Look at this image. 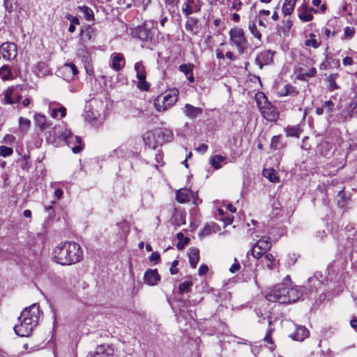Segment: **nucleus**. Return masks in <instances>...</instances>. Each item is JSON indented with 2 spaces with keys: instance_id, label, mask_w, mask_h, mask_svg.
<instances>
[{
  "instance_id": "f257e3e1",
  "label": "nucleus",
  "mask_w": 357,
  "mask_h": 357,
  "mask_svg": "<svg viewBox=\"0 0 357 357\" xmlns=\"http://www.w3.org/2000/svg\"><path fill=\"white\" fill-rule=\"evenodd\" d=\"M81 246L74 241H65L54 248L52 259L62 266H70L79 262L83 259Z\"/></svg>"
},
{
  "instance_id": "f03ea898",
  "label": "nucleus",
  "mask_w": 357,
  "mask_h": 357,
  "mask_svg": "<svg viewBox=\"0 0 357 357\" xmlns=\"http://www.w3.org/2000/svg\"><path fill=\"white\" fill-rule=\"evenodd\" d=\"M256 101L261 115L269 121H275L278 119L279 112L277 108L267 100L263 93L256 95Z\"/></svg>"
},
{
  "instance_id": "7ed1b4c3",
  "label": "nucleus",
  "mask_w": 357,
  "mask_h": 357,
  "mask_svg": "<svg viewBox=\"0 0 357 357\" xmlns=\"http://www.w3.org/2000/svg\"><path fill=\"white\" fill-rule=\"evenodd\" d=\"M178 100V92L162 93L154 100L156 110L164 112L170 108Z\"/></svg>"
},
{
  "instance_id": "20e7f679",
  "label": "nucleus",
  "mask_w": 357,
  "mask_h": 357,
  "mask_svg": "<svg viewBox=\"0 0 357 357\" xmlns=\"http://www.w3.org/2000/svg\"><path fill=\"white\" fill-rule=\"evenodd\" d=\"M229 37L231 44L236 47L241 54H243L248 46L243 30L240 28L231 29L229 31Z\"/></svg>"
},
{
  "instance_id": "39448f33",
  "label": "nucleus",
  "mask_w": 357,
  "mask_h": 357,
  "mask_svg": "<svg viewBox=\"0 0 357 357\" xmlns=\"http://www.w3.org/2000/svg\"><path fill=\"white\" fill-rule=\"evenodd\" d=\"M26 312L21 313L18 317L19 324L14 326L15 333L20 337H28L31 335L33 328L37 325L26 318Z\"/></svg>"
},
{
  "instance_id": "423d86ee",
  "label": "nucleus",
  "mask_w": 357,
  "mask_h": 357,
  "mask_svg": "<svg viewBox=\"0 0 357 357\" xmlns=\"http://www.w3.org/2000/svg\"><path fill=\"white\" fill-rule=\"evenodd\" d=\"M271 246L270 237L263 236L255 243L250 252L255 259H259L263 255L267 254L266 252L271 249Z\"/></svg>"
},
{
  "instance_id": "0eeeda50",
  "label": "nucleus",
  "mask_w": 357,
  "mask_h": 357,
  "mask_svg": "<svg viewBox=\"0 0 357 357\" xmlns=\"http://www.w3.org/2000/svg\"><path fill=\"white\" fill-rule=\"evenodd\" d=\"M61 135L68 146H72L74 153H78L83 149L82 138L79 136H73L70 130H66Z\"/></svg>"
},
{
  "instance_id": "6e6552de",
  "label": "nucleus",
  "mask_w": 357,
  "mask_h": 357,
  "mask_svg": "<svg viewBox=\"0 0 357 357\" xmlns=\"http://www.w3.org/2000/svg\"><path fill=\"white\" fill-rule=\"evenodd\" d=\"M287 292V285L284 283L278 284L268 290L266 294V298L270 302L282 303V301L280 300V298L283 296H286Z\"/></svg>"
},
{
  "instance_id": "1a4fd4ad",
  "label": "nucleus",
  "mask_w": 357,
  "mask_h": 357,
  "mask_svg": "<svg viewBox=\"0 0 357 357\" xmlns=\"http://www.w3.org/2000/svg\"><path fill=\"white\" fill-rule=\"evenodd\" d=\"M77 56L83 63L86 73L90 75H93V65L89 50L85 47H82L77 50Z\"/></svg>"
},
{
  "instance_id": "9d476101",
  "label": "nucleus",
  "mask_w": 357,
  "mask_h": 357,
  "mask_svg": "<svg viewBox=\"0 0 357 357\" xmlns=\"http://www.w3.org/2000/svg\"><path fill=\"white\" fill-rule=\"evenodd\" d=\"M0 53L5 59H13L17 54V46L13 43H4L0 46Z\"/></svg>"
},
{
  "instance_id": "9b49d317",
  "label": "nucleus",
  "mask_w": 357,
  "mask_h": 357,
  "mask_svg": "<svg viewBox=\"0 0 357 357\" xmlns=\"http://www.w3.org/2000/svg\"><path fill=\"white\" fill-rule=\"evenodd\" d=\"M286 296H283L280 298L282 301V303H291L297 301L302 296V291L301 288L298 287H290L287 286V292Z\"/></svg>"
},
{
  "instance_id": "f8f14e48",
  "label": "nucleus",
  "mask_w": 357,
  "mask_h": 357,
  "mask_svg": "<svg viewBox=\"0 0 357 357\" xmlns=\"http://www.w3.org/2000/svg\"><path fill=\"white\" fill-rule=\"evenodd\" d=\"M26 312L27 317L30 321L36 324H38L39 317L40 314L39 305L34 303L31 306L26 307L22 313Z\"/></svg>"
},
{
  "instance_id": "ddd939ff",
  "label": "nucleus",
  "mask_w": 357,
  "mask_h": 357,
  "mask_svg": "<svg viewBox=\"0 0 357 357\" xmlns=\"http://www.w3.org/2000/svg\"><path fill=\"white\" fill-rule=\"evenodd\" d=\"M144 280L148 285L154 286L160 281V276L157 269H148L144 273Z\"/></svg>"
},
{
  "instance_id": "4468645a",
  "label": "nucleus",
  "mask_w": 357,
  "mask_h": 357,
  "mask_svg": "<svg viewBox=\"0 0 357 357\" xmlns=\"http://www.w3.org/2000/svg\"><path fill=\"white\" fill-rule=\"evenodd\" d=\"M114 349L109 345H100L96 351L91 354V357H113Z\"/></svg>"
},
{
  "instance_id": "2eb2a0df",
  "label": "nucleus",
  "mask_w": 357,
  "mask_h": 357,
  "mask_svg": "<svg viewBox=\"0 0 357 357\" xmlns=\"http://www.w3.org/2000/svg\"><path fill=\"white\" fill-rule=\"evenodd\" d=\"M155 134L157 135L156 142L158 144L169 142L173 137L172 132L166 128L155 129Z\"/></svg>"
},
{
  "instance_id": "dca6fc26",
  "label": "nucleus",
  "mask_w": 357,
  "mask_h": 357,
  "mask_svg": "<svg viewBox=\"0 0 357 357\" xmlns=\"http://www.w3.org/2000/svg\"><path fill=\"white\" fill-rule=\"evenodd\" d=\"M296 331L289 337L296 341L302 342L310 335L309 331L303 326L296 325Z\"/></svg>"
},
{
  "instance_id": "f3484780",
  "label": "nucleus",
  "mask_w": 357,
  "mask_h": 357,
  "mask_svg": "<svg viewBox=\"0 0 357 357\" xmlns=\"http://www.w3.org/2000/svg\"><path fill=\"white\" fill-rule=\"evenodd\" d=\"M126 64L123 56L120 53H114L112 55L111 67L116 71L121 70Z\"/></svg>"
},
{
  "instance_id": "a211bd4d",
  "label": "nucleus",
  "mask_w": 357,
  "mask_h": 357,
  "mask_svg": "<svg viewBox=\"0 0 357 357\" xmlns=\"http://www.w3.org/2000/svg\"><path fill=\"white\" fill-rule=\"evenodd\" d=\"M316 74L317 70L313 67L307 70L303 68H299L296 70V78L301 81H306L308 78L314 77Z\"/></svg>"
},
{
  "instance_id": "6ab92c4d",
  "label": "nucleus",
  "mask_w": 357,
  "mask_h": 357,
  "mask_svg": "<svg viewBox=\"0 0 357 357\" xmlns=\"http://www.w3.org/2000/svg\"><path fill=\"white\" fill-rule=\"evenodd\" d=\"M34 121L36 125L40 128V130L43 131L52 126L50 121L47 119V117L44 114H36L34 115Z\"/></svg>"
},
{
  "instance_id": "aec40b11",
  "label": "nucleus",
  "mask_w": 357,
  "mask_h": 357,
  "mask_svg": "<svg viewBox=\"0 0 357 357\" xmlns=\"http://www.w3.org/2000/svg\"><path fill=\"white\" fill-rule=\"evenodd\" d=\"M203 110L201 107H194L190 104H185L183 108V113L190 119H194L201 115Z\"/></svg>"
},
{
  "instance_id": "412c9836",
  "label": "nucleus",
  "mask_w": 357,
  "mask_h": 357,
  "mask_svg": "<svg viewBox=\"0 0 357 357\" xmlns=\"http://www.w3.org/2000/svg\"><path fill=\"white\" fill-rule=\"evenodd\" d=\"M192 194L193 192L191 190L187 188H181L176 190V199L180 203L188 202L192 197Z\"/></svg>"
},
{
  "instance_id": "4be33fe9",
  "label": "nucleus",
  "mask_w": 357,
  "mask_h": 357,
  "mask_svg": "<svg viewBox=\"0 0 357 357\" xmlns=\"http://www.w3.org/2000/svg\"><path fill=\"white\" fill-rule=\"evenodd\" d=\"M192 3H195V0H187L186 2L183 4L182 10L187 17H188L193 12L200 11V5H195L194 8L192 6Z\"/></svg>"
},
{
  "instance_id": "5701e85b",
  "label": "nucleus",
  "mask_w": 357,
  "mask_h": 357,
  "mask_svg": "<svg viewBox=\"0 0 357 357\" xmlns=\"http://www.w3.org/2000/svg\"><path fill=\"white\" fill-rule=\"evenodd\" d=\"M278 94L280 97L287 96H296L298 94V91L295 86L287 84L278 91Z\"/></svg>"
},
{
  "instance_id": "b1692460",
  "label": "nucleus",
  "mask_w": 357,
  "mask_h": 357,
  "mask_svg": "<svg viewBox=\"0 0 357 357\" xmlns=\"http://www.w3.org/2000/svg\"><path fill=\"white\" fill-rule=\"evenodd\" d=\"M153 36V31L149 29L148 25L145 24L143 26L139 27L138 30V37L143 41L151 40Z\"/></svg>"
},
{
  "instance_id": "393cba45",
  "label": "nucleus",
  "mask_w": 357,
  "mask_h": 357,
  "mask_svg": "<svg viewBox=\"0 0 357 357\" xmlns=\"http://www.w3.org/2000/svg\"><path fill=\"white\" fill-rule=\"evenodd\" d=\"M261 262L269 270L275 268L278 264L275 257L271 253L265 254Z\"/></svg>"
},
{
  "instance_id": "a878e982",
  "label": "nucleus",
  "mask_w": 357,
  "mask_h": 357,
  "mask_svg": "<svg viewBox=\"0 0 357 357\" xmlns=\"http://www.w3.org/2000/svg\"><path fill=\"white\" fill-rule=\"evenodd\" d=\"M144 141L146 145L149 147L155 148L156 146L157 135L155 134V130L153 131L146 132L143 136Z\"/></svg>"
},
{
  "instance_id": "bb28decb",
  "label": "nucleus",
  "mask_w": 357,
  "mask_h": 357,
  "mask_svg": "<svg viewBox=\"0 0 357 357\" xmlns=\"http://www.w3.org/2000/svg\"><path fill=\"white\" fill-rule=\"evenodd\" d=\"M189 261L192 268H195L199 260V251L197 248L190 249L188 252Z\"/></svg>"
},
{
  "instance_id": "cd10ccee",
  "label": "nucleus",
  "mask_w": 357,
  "mask_h": 357,
  "mask_svg": "<svg viewBox=\"0 0 357 357\" xmlns=\"http://www.w3.org/2000/svg\"><path fill=\"white\" fill-rule=\"evenodd\" d=\"M3 103L7 105H13L15 103V100L13 98L14 96V87H8L2 93Z\"/></svg>"
},
{
  "instance_id": "c85d7f7f",
  "label": "nucleus",
  "mask_w": 357,
  "mask_h": 357,
  "mask_svg": "<svg viewBox=\"0 0 357 357\" xmlns=\"http://www.w3.org/2000/svg\"><path fill=\"white\" fill-rule=\"evenodd\" d=\"M62 70L66 74H68L69 77L73 78L75 76L77 75L79 73V70L76 66L73 63H65L62 68Z\"/></svg>"
},
{
  "instance_id": "c756f323",
  "label": "nucleus",
  "mask_w": 357,
  "mask_h": 357,
  "mask_svg": "<svg viewBox=\"0 0 357 357\" xmlns=\"http://www.w3.org/2000/svg\"><path fill=\"white\" fill-rule=\"evenodd\" d=\"M274 328H269L267 331L265 337H264V341L265 342L266 347L268 348L271 351H273L275 348V344L272 337L273 333L274 332Z\"/></svg>"
},
{
  "instance_id": "7c9ffc66",
  "label": "nucleus",
  "mask_w": 357,
  "mask_h": 357,
  "mask_svg": "<svg viewBox=\"0 0 357 357\" xmlns=\"http://www.w3.org/2000/svg\"><path fill=\"white\" fill-rule=\"evenodd\" d=\"M77 11L82 13L87 21L94 20V13L92 9L86 6H79L77 8Z\"/></svg>"
},
{
  "instance_id": "2f4dec72",
  "label": "nucleus",
  "mask_w": 357,
  "mask_h": 357,
  "mask_svg": "<svg viewBox=\"0 0 357 357\" xmlns=\"http://www.w3.org/2000/svg\"><path fill=\"white\" fill-rule=\"evenodd\" d=\"M226 160V158L221 155H214L211 157L210 163L216 169L222 167V163Z\"/></svg>"
},
{
  "instance_id": "473e14b6",
  "label": "nucleus",
  "mask_w": 357,
  "mask_h": 357,
  "mask_svg": "<svg viewBox=\"0 0 357 357\" xmlns=\"http://www.w3.org/2000/svg\"><path fill=\"white\" fill-rule=\"evenodd\" d=\"M347 110L350 117H357V96L351 98Z\"/></svg>"
},
{
  "instance_id": "72a5a7b5",
  "label": "nucleus",
  "mask_w": 357,
  "mask_h": 357,
  "mask_svg": "<svg viewBox=\"0 0 357 357\" xmlns=\"http://www.w3.org/2000/svg\"><path fill=\"white\" fill-rule=\"evenodd\" d=\"M296 0H285L282 6V13L284 15H289L293 12Z\"/></svg>"
},
{
  "instance_id": "f704fd0d",
  "label": "nucleus",
  "mask_w": 357,
  "mask_h": 357,
  "mask_svg": "<svg viewBox=\"0 0 357 357\" xmlns=\"http://www.w3.org/2000/svg\"><path fill=\"white\" fill-rule=\"evenodd\" d=\"M135 70L136 72L137 78L142 79L146 77V73L145 70V67L143 65L142 62L139 61L135 64Z\"/></svg>"
},
{
  "instance_id": "c9c22d12",
  "label": "nucleus",
  "mask_w": 357,
  "mask_h": 357,
  "mask_svg": "<svg viewBox=\"0 0 357 357\" xmlns=\"http://www.w3.org/2000/svg\"><path fill=\"white\" fill-rule=\"evenodd\" d=\"M50 114L54 119L58 118L59 113L60 114L61 118L66 116V109L63 106H60L59 107H55V108L52 109L51 105H50Z\"/></svg>"
},
{
  "instance_id": "e433bc0d",
  "label": "nucleus",
  "mask_w": 357,
  "mask_h": 357,
  "mask_svg": "<svg viewBox=\"0 0 357 357\" xmlns=\"http://www.w3.org/2000/svg\"><path fill=\"white\" fill-rule=\"evenodd\" d=\"M19 130L22 132H27L31 127V121L24 117L19 118Z\"/></svg>"
},
{
  "instance_id": "4c0bfd02",
  "label": "nucleus",
  "mask_w": 357,
  "mask_h": 357,
  "mask_svg": "<svg viewBox=\"0 0 357 357\" xmlns=\"http://www.w3.org/2000/svg\"><path fill=\"white\" fill-rule=\"evenodd\" d=\"M217 227L218 225L215 223H212L211 225H206L203 230L199 233V236L202 237H204L210 235L212 233L216 232Z\"/></svg>"
},
{
  "instance_id": "58836bf2",
  "label": "nucleus",
  "mask_w": 357,
  "mask_h": 357,
  "mask_svg": "<svg viewBox=\"0 0 357 357\" xmlns=\"http://www.w3.org/2000/svg\"><path fill=\"white\" fill-rule=\"evenodd\" d=\"M284 131L287 137H294L297 138L299 137L301 133V130L298 126H287Z\"/></svg>"
},
{
  "instance_id": "ea45409f",
  "label": "nucleus",
  "mask_w": 357,
  "mask_h": 357,
  "mask_svg": "<svg viewBox=\"0 0 357 357\" xmlns=\"http://www.w3.org/2000/svg\"><path fill=\"white\" fill-rule=\"evenodd\" d=\"M192 282L190 280L185 281L181 283L178 286V292L180 294H183L184 293L190 292L192 289Z\"/></svg>"
},
{
  "instance_id": "a19ab883",
  "label": "nucleus",
  "mask_w": 357,
  "mask_h": 357,
  "mask_svg": "<svg viewBox=\"0 0 357 357\" xmlns=\"http://www.w3.org/2000/svg\"><path fill=\"white\" fill-rule=\"evenodd\" d=\"M338 77V74H331L328 77L327 81L328 82V89L331 91L339 89V86L335 82L337 77Z\"/></svg>"
},
{
  "instance_id": "79ce46f5",
  "label": "nucleus",
  "mask_w": 357,
  "mask_h": 357,
  "mask_svg": "<svg viewBox=\"0 0 357 357\" xmlns=\"http://www.w3.org/2000/svg\"><path fill=\"white\" fill-rule=\"evenodd\" d=\"M305 45L307 47H312L317 49L320 46L321 43L315 38V35L314 33H310V38L305 40Z\"/></svg>"
},
{
  "instance_id": "37998d69",
  "label": "nucleus",
  "mask_w": 357,
  "mask_h": 357,
  "mask_svg": "<svg viewBox=\"0 0 357 357\" xmlns=\"http://www.w3.org/2000/svg\"><path fill=\"white\" fill-rule=\"evenodd\" d=\"M298 17L303 22H310L312 20L313 16L307 8H303L298 14Z\"/></svg>"
},
{
  "instance_id": "c03bdc74",
  "label": "nucleus",
  "mask_w": 357,
  "mask_h": 357,
  "mask_svg": "<svg viewBox=\"0 0 357 357\" xmlns=\"http://www.w3.org/2000/svg\"><path fill=\"white\" fill-rule=\"evenodd\" d=\"M281 136L275 135L273 136L271 139V148L273 150H278L283 147V145L281 142Z\"/></svg>"
},
{
  "instance_id": "a18cd8bd",
  "label": "nucleus",
  "mask_w": 357,
  "mask_h": 357,
  "mask_svg": "<svg viewBox=\"0 0 357 357\" xmlns=\"http://www.w3.org/2000/svg\"><path fill=\"white\" fill-rule=\"evenodd\" d=\"M177 239L178 240V243H177V248L178 250L183 249L185 245H186L189 243V238L185 237L182 232H179L176 235Z\"/></svg>"
},
{
  "instance_id": "49530a36",
  "label": "nucleus",
  "mask_w": 357,
  "mask_h": 357,
  "mask_svg": "<svg viewBox=\"0 0 357 357\" xmlns=\"http://www.w3.org/2000/svg\"><path fill=\"white\" fill-rule=\"evenodd\" d=\"M83 40H90L95 36V30L91 26H88L82 31Z\"/></svg>"
},
{
  "instance_id": "de8ad7c7",
  "label": "nucleus",
  "mask_w": 357,
  "mask_h": 357,
  "mask_svg": "<svg viewBox=\"0 0 357 357\" xmlns=\"http://www.w3.org/2000/svg\"><path fill=\"white\" fill-rule=\"evenodd\" d=\"M282 26L278 27V31H281L284 34H287L289 33L291 27L292 26V21L289 18H287V20H284L282 21Z\"/></svg>"
},
{
  "instance_id": "09e8293b",
  "label": "nucleus",
  "mask_w": 357,
  "mask_h": 357,
  "mask_svg": "<svg viewBox=\"0 0 357 357\" xmlns=\"http://www.w3.org/2000/svg\"><path fill=\"white\" fill-rule=\"evenodd\" d=\"M0 76L3 80L9 79L12 77L11 70L6 65L0 68Z\"/></svg>"
},
{
  "instance_id": "8fccbe9b",
  "label": "nucleus",
  "mask_w": 357,
  "mask_h": 357,
  "mask_svg": "<svg viewBox=\"0 0 357 357\" xmlns=\"http://www.w3.org/2000/svg\"><path fill=\"white\" fill-rule=\"evenodd\" d=\"M263 176L266 178H279V176L277 175L275 170L272 167L264 168Z\"/></svg>"
},
{
  "instance_id": "3c124183",
  "label": "nucleus",
  "mask_w": 357,
  "mask_h": 357,
  "mask_svg": "<svg viewBox=\"0 0 357 357\" xmlns=\"http://www.w3.org/2000/svg\"><path fill=\"white\" fill-rule=\"evenodd\" d=\"M331 149H332V146L327 142H324L320 144L319 151L324 156H328Z\"/></svg>"
},
{
  "instance_id": "603ef678",
  "label": "nucleus",
  "mask_w": 357,
  "mask_h": 357,
  "mask_svg": "<svg viewBox=\"0 0 357 357\" xmlns=\"http://www.w3.org/2000/svg\"><path fill=\"white\" fill-rule=\"evenodd\" d=\"M249 30L251 32V33L258 40H261V34L258 31L257 26L254 22H250L249 23Z\"/></svg>"
},
{
  "instance_id": "864d4df0",
  "label": "nucleus",
  "mask_w": 357,
  "mask_h": 357,
  "mask_svg": "<svg viewBox=\"0 0 357 357\" xmlns=\"http://www.w3.org/2000/svg\"><path fill=\"white\" fill-rule=\"evenodd\" d=\"M193 68H194V65L192 63H188V64L184 63V64H181L178 68L181 72H182L186 76H188L189 74L192 73Z\"/></svg>"
},
{
  "instance_id": "5fc2aeb1",
  "label": "nucleus",
  "mask_w": 357,
  "mask_h": 357,
  "mask_svg": "<svg viewBox=\"0 0 357 357\" xmlns=\"http://www.w3.org/2000/svg\"><path fill=\"white\" fill-rule=\"evenodd\" d=\"M98 112L97 111H92L91 109L86 110L85 112V119L89 122H93L98 118Z\"/></svg>"
},
{
  "instance_id": "6e6d98bb",
  "label": "nucleus",
  "mask_w": 357,
  "mask_h": 357,
  "mask_svg": "<svg viewBox=\"0 0 357 357\" xmlns=\"http://www.w3.org/2000/svg\"><path fill=\"white\" fill-rule=\"evenodd\" d=\"M337 198H338L337 203H338L339 206L344 207L347 203V197H346V195L344 193V188H342V190H340L338 192Z\"/></svg>"
},
{
  "instance_id": "4d7b16f0",
  "label": "nucleus",
  "mask_w": 357,
  "mask_h": 357,
  "mask_svg": "<svg viewBox=\"0 0 357 357\" xmlns=\"http://www.w3.org/2000/svg\"><path fill=\"white\" fill-rule=\"evenodd\" d=\"M335 104L331 100H327L324 103V108L326 109V113L330 117L333 116L334 112Z\"/></svg>"
},
{
  "instance_id": "13d9d810",
  "label": "nucleus",
  "mask_w": 357,
  "mask_h": 357,
  "mask_svg": "<svg viewBox=\"0 0 357 357\" xmlns=\"http://www.w3.org/2000/svg\"><path fill=\"white\" fill-rule=\"evenodd\" d=\"M137 86L141 91H148L150 84L146 81V78H142L138 79Z\"/></svg>"
},
{
  "instance_id": "bf43d9fd",
  "label": "nucleus",
  "mask_w": 357,
  "mask_h": 357,
  "mask_svg": "<svg viewBox=\"0 0 357 357\" xmlns=\"http://www.w3.org/2000/svg\"><path fill=\"white\" fill-rule=\"evenodd\" d=\"M188 20L185 24V29L188 30V31H194V28L195 27V26L197 25V20L196 18H194V17H188Z\"/></svg>"
},
{
  "instance_id": "052dcab7",
  "label": "nucleus",
  "mask_w": 357,
  "mask_h": 357,
  "mask_svg": "<svg viewBox=\"0 0 357 357\" xmlns=\"http://www.w3.org/2000/svg\"><path fill=\"white\" fill-rule=\"evenodd\" d=\"M13 153V150L10 147H8L6 146H0V155L3 157H7L11 155Z\"/></svg>"
},
{
  "instance_id": "680f3d73",
  "label": "nucleus",
  "mask_w": 357,
  "mask_h": 357,
  "mask_svg": "<svg viewBox=\"0 0 357 357\" xmlns=\"http://www.w3.org/2000/svg\"><path fill=\"white\" fill-rule=\"evenodd\" d=\"M355 33V30L354 28L346 26L344 29V36L347 39H351Z\"/></svg>"
},
{
  "instance_id": "e2e57ef3",
  "label": "nucleus",
  "mask_w": 357,
  "mask_h": 357,
  "mask_svg": "<svg viewBox=\"0 0 357 357\" xmlns=\"http://www.w3.org/2000/svg\"><path fill=\"white\" fill-rule=\"evenodd\" d=\"M268 56V53H260L255 59V63L260 69H262L264 65H265L264 61L261 59L262 56Z\"/></svg>"
},
{
  "instance_id": "0e129e2a",
  "label": "nucleus",
  "mask_w": 357,
  "mask_h": 357,
  "mask_svg": "<svg viewBox=\"0 0 357 357\" xmlns=\"http://www.w3.org/2000/svg\"><path fill=\"white\" fill-rule=\"evenodd\" d=\"M16 0H4V6L6 10L9 13L12 12Z\"/></svg>"
},
{
  "instance_id": "69168bd1",
  "label": "nucleus",
  "mask_w": 357,
  "mask_h": 357,
  "mask_svg": "<svg viewBox=\"0 0 357 357\" xmlns=\"http://www.w3.org/2000/svg\"><path fill=\"white\" fill-rule=\"evenodd\" d=\"M334 332H335V329L333 328L330 327L328 328H325L322 331L323 336L325 338H330L331 337V335L334 333Z\"/></svg>"
},
{
  "instance_id": "338daca9",
  "label": "nucleus",
  "mask_w": 357,
  "mask_h": 357,
  "mask_svg": "<svg viewBox=\"0 0 357 357\" xmlns=\"http://www.w3.org/2000/svg\"><path fill=\"white\" fill-rule=\"evenodd\" d=\"M15 141V137L11 135H6L3 137V142L8 144H13Z\"/></svg>"
},
{
  "instance_id": "774afa93",
  "label": "nucleus",
  "mask_w": 357,
  "mask_h": 357,
  "mask_svg": "<svg viewBox=\"0 0 357 357\" xmlns=\"http://www.w3.org/2000/svg\"><path fill=\"white\" fill-rule=\"evenodd\" d=\"M178 264V261H177V260H174L172 262V266L169 269V271L172 275H175V274L178 273V269L177 268Z\"/></svg>"
}]
</instances>
